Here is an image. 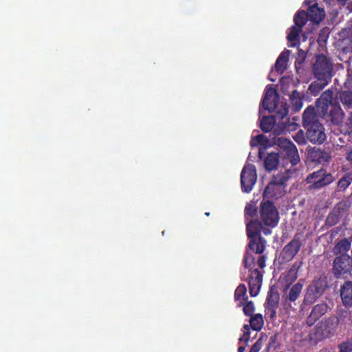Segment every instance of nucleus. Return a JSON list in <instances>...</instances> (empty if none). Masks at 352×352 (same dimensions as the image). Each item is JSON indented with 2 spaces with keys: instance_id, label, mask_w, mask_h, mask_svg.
Listing matches in <instances>:
<instances>
[{
  "instance_id": "nucleus-1",
  "label": "nucleus",
  "mask_w": 352,
  "mask_h": 352,
  "mask_svg": "<svg viewBox=\"0 0 352 352\" xmlns=\"http://www.w3.org/2000/svg\"><path fill=\"white\" fill-rule=\"evenodd\" d=\"M279 212L272 200L263 199L258 207V217L250 221L247 224H259L265 235L271 234L272 229L279 222Z\"/></svg>"
},
{
  "instance_id": "nucleus-2",
  "label": "nucleus",
  "mask_w": 352,
  "mask_h": 352,
  "mask_svg": "<svg viewBox=\"0 0 352 352\" xmlns=\"http://www.w3.org/2000/svg\"><path fill=\"white\" fill-rule=\"evenodd\" d=\"M302 126L307 140L315 144H322L327 139L325 129L316 113L315 109L308 107L302 114Z\"/></svg>"
},
{
  "instance_id": "nucleus-3",
  "label": "nucleus",
  "mask_w": 352,
  "mask_h": 352,
  "mask_svg": "<svg viewBox=\"0 0 352 352\" xmlns=\"http://www.w3.org/2000/svg\"><path fill=\"white\" fill-rule=\"evenodd\" d=\"M295 172L296 168H289L274 174L263 190V199L277 200L285 196L287 182Z\"/></svg>"
},
{
  "instance_id": "nucleus-4",
  "label": "nucleus",
  "mask_w": 352,
  "mask_h": 352,
  "mask_svg": "<svg viewBox=\"0 0 352 352\" xmlns=\"http://www.w3.org/2000/svg\"><path fill=\"white\" fill-rule=\"evenodd\" d=\"M340 319L336 316L325 317L319 321L308 334L309 342L311 344L329 339L337 334Z\"/></svg>"
},
{
  "instance_id": "nucleus-5",
  "label": "nucleus",
  "mask_w": 352,
  "mask_h": 352,
  "mask_svg": "<svg viewBox=\"0 0 352 352\" xmlns=\"http://www.w3.org/2000/svg\"><path fill=\"white\" fill-rule=\"evenodd\" d=\"M329 288L328 278L324 274L315 277L305 289L302 304L305 306L314 304Z\"/></svg>"
},
{
  "instance_id": "nucleus-6",
  "label": "nucleus",
  "mask_w": 352,
  "mask_h": 352,
  "mask_svg": "<svg viewBox=\"0 0 352 352\" xmlns=\"http://www.w3.org/2000/svg\"><path fill=\"white\" fill-rule=\"evenodd\" d=\"M247 236L249 239L248 248L255 254H262L266 248L267 241L261 236V226L246 223Z\"/></svg>"
},
{
  "instance_id": "nucleus-7",
  "label": "nucleus",
  "mask_w": 352,
  "mask_h": 352,
  "mask_svg": "<svg viewBox=\"0 0 352 352\" xmlns=\"http://www.w3.org/2000/svg\"><path fill=\"white\" fill-rule=\"evenodd\" d=\"M333 66L330 58L324 54L316 56V60L312 65V74L317 80L331 82L333 77Z\"/></svg>"
},
{
  "instance_id": "nucleus-8",
  "label": "nucleus",
  "mask_w": 352,
  "mask_h": 352,
  "mask_svg": "<svg viewBox=\"0 0 352 352\" xmlns=\"http://www.w3.org/2000/svg\"><path fill=\"white\" fill-rule=\"evenodd\" d=\"M335 181V177L331 173L321 168L310 173L306 178V182L309 184V190L321 189Z\"/></svg>"
},
{
  "instance_id": "nucleus-9",
  "label": "nucleus",
  "mask_w": 352,
  "mask_h": 352,
  "mask_svg": "<svg viewBox=\"0 0 352 352\" xmlns=\"http://www.w3.org/2000/svg\"><path fill=\"white\" fill-rule=\"evenodd\" d=\"M350 207L351 201L348 199H342L338 202L327 215L325 225L328 227H331L338 224L342 217L348 214Z\"/></svg>"
},
{
  "instance_id": "nucleus-10",
  "label": "nucleus",
  "mask_w": 352,
  "mask_h": 352,
  "mask_svg": "<svg viewBox=\"0 0 352 352\" xmlns=\"http://www.w3.org/2000/svg\"><path fill=\"white\" fill-rule=\"evenodd\" d=\"M278 146L283 149L281 154L283 158L288 161L292 166H296L300 162V157L296 145L287 138H278Z\"/></svg>"
},
{
  "instance_id": "nucleus-11",
  "label": "nucleus",
  "mask_w": 352,
  "mask_h": 352,
  "mask_svg": "<svg viewBox=\"0 0 352 352\" xmlns=\"http://www.w3.org/2000/svg\"><path fill=\"white\" fill-rule=\"evenodd\" d=\"M257 180L256 168L254 164H245L241 173V185L242 191L249 193Z\"/></svg>"
},
{
  "instance_id": "nucleus-12",
  "label": "nucleus",
  "mask_w": 352,
  "mask_h": 352,
  "mask_svg": "<svg viewBox=\"0 0 352 352\" xmlns=\"http://www.w3.org/2000/svg\"><path fill=\"white\" fill-rule=\"evenodd\" d=\"M302 246L301 241L296 234L294 239L284 246L281 250L278 260L280 263H286L291 261L298 254Z\"/></svg>"
},
{
  "instance_id": "nucleus-13",
  "label": "nucleus",
  "mask_w": 352,
  "mask_h": 352,
  "mask_svg": "<svg viewBox=\"0 0 352 352\" xmlns=\"http://www.w3.org/2000/svg\"><path fill=\"white\" fill-rule=\"evenodd\" d=\"M352 270V258L348 254H342L336 257L333 263L332 272L337 278L351 272Z\"/></svg>"
},
{
  "instance_id": "nucleus-14",
  "label": "nucleus",
  "mask_w": 352,
  "mask_h": 352,
  "mask_svg": "<svg viewBox=\"0 0 352 352\" xmlns=\"http://www.w3.org/2000/svg\"><path fill=\"white\" fill-rule=\"evenodd\" d=\"M331 157V152L329 150L314 146L307 151V160L314 164L329 163Z\"/></svg>"
},
{
  "instance_id": "nucleus-15",
  "label": "nucleus",
  "mask_w": 352,
  "mask_h": 352,
  "mask_svg": "<svg viewBox=\"0 0 352 352\" xmlns=\"http://www.w3.org/2000/svg\"><path fill=\"white\" fill-rule=\"evenodd\" d=\"M333 104V92L331 89L323 91L316 101V107L321 116L327 115L329 107Z\"/></svg>"
},
{
  "instance_id": "nucleus-16",
  "label": "nucleus",
  "mask_w": 352,
  "mask_h": 352,
  "mask_svg": "<svg viewBox=\"0 0 352 352\" xmlns=\"http://www.w3.org/2000/svg\"><path fill=\"white\" fill-rule=\"evenodd\" d=\"M330 310V307L325 302H322L314 305L309 316L305 320V324L307 327L313 326L321 317L325 315Z\"/></svg>"
},
{
  "instance_id": "nucleus-17",
  "label": "nucleus",
  "mask_w": 352,
  "mask_h": 352,
  "mask_svg": "<svg viewBox=\"0 0 352 352\" xmlns=\"http://www.w3.org/2000/svg\"><path fill=\"white\" fill-rule=\"evenodd\" d=\"M303 285L298 282L295 283L292 287L287 292L286 289H284V294L282 296L283 304L284 307H291V303H294L296 305L295 302L299 298Z\"/></svg>"
},
{
  "instance_id": "nucleus-18",
  "label": "nucleus",
  "mask_w": 352,
  "mask_h": 352,
  "mask_svg": "<svg viewBox=\"0 0 352 352\" xmlns=\"http://www.w3.org/2000/svg\"><path fill=\"white\" fill-rule=\"evenodd\" d=\"M263 275L258 269L252 271L248 281L249 293L252 297L256 296L260 291Z\"/></svg>"
},
{
  "instance_id": "nucleus-19",
  "label": "nucleus",
  "mask_w": 352,
  "mask_h": 352,
  "mask_svg": "<svg viewBox=\"0 0 352 352\" xmlns=\"http://www.w3.org/2000/svg\"><path fill=\"white\" fill-rule=\"evenodd\" d=\"M278 94L276 90L271 86L265 88V96L262 100V106L264 109L271 110L273 105L278 101Z\"/></svg>"
},
{
  "instance_id": "nucleus-20",
  "label": "nucleus",
  "mask_w": 352,
  "mask_h": 352,
  "mask_svg": "<svg viewBox=\"0 0 352 352\" xmlns=\"http://www.w3.org/2000/svg\"><path fill=\"white\" fill-rule=\"evenodd\" d=\"M329 111H328L327 115L322 116L325 118H329L331 123L334 125H339L342 123L343 120L344 113L340 104L335 101V104L330 107Z\"/></svg>"
},
{
  "instance_id": "nucleus-21",
  "label": "nucleus",
  "mask_w": 352,
  "mask_h": 352,
  "mask_svg": "<svg viewBox=\"0 0 352 352\" xmlns=\"http://www.w3.org/2000/svg\"><path fill=\"white\" fill-rule=\"evenodd\" d=\"M339 46L343 50H352V28H348L342 30L339 33Z\"/></svg>"
},
{
  "instance_id": "nucleus-22",
  "label": "nucleus",
  "mask_w": 352,
  "mask_h": 352,
  "mask_svg": "<svg viewBox=\"0 0 352 352\" xmlns=\"http://www.w3.org/2000/svg\"><path fill=\"white\" fill-rule=\"evenodd\" d=\"M306 12L308 19L316 24H318L322 21L325 15L324 10L319 8L316 3L313 5H309L307 12Z\"/></svg>"
},
{
  "instance_id": "nucleus-23",
  "label": "nucleus",
  "mask_w": 352,
  "mask_h": 352,
  "mask_svg": "<svg viewBox=\"0 0 352 352\" xmlns=\"http://www.w3.org/2000/svg\"><path fill=\"white\" fill-rule=\"evenodd\" d=\"M340 296L343 305L349 307L352 306V282L346 281L341 287Z\"/></svg>"
},
{
  "instance_id": "nucleus-24",
  "label": "nucleus",
  "mask_w": 352,
  "mask_h": 352,
  "mask_svg": "<svg viewBox=\"0 0 352 352\" xmlns=\"http://www.w3.org/2000/svg\"><path fill=\"white\" fill-rule=\"evenodd\" d=\"M290 51L285 50L280 53L275 63V69L279 74H282L287 69V63L289 60Z\"/></svg>"
},
{
  "instance_id": "nucleus-25",
  "label": "nucleus",
  "mask_w": 352,
  "mask_h": 352,
  "mask_svg": "<svg viewBox=\"0 0 352 352\" xmlns=\"http://www.w3.org/2000/svg\"><path fill=\"white\" fill-rule=\"evenodd\" d=\"M302 32V28L292 25L289 28V32L287 36L288 41L290 43L289 47H294L300 44V34Z\"/></svg>"
},
{
  "instance_id": "nucleus-26",
  "label": "nucleus",
  "mask_w": 352,
  "mask_h": 352,
  "mask_svg": "<svg viewBox=\"0 0 352 352\" xmlns=\"http://www.w3.org/2000/svg\"><path fill=\"white\" fill-rule=\"evenodd\" d=\"M279 164V155L276 153H268L264 159V167L271 171L275 170Z\"/></svg>"
},
{
  "instance_id": "nucleus-27",
  "label": "nucleus",
  "mask_w": 352,
  "mask_h": 352,
  "mask_svg": "<svg viewBox=\"0 0 352 352\" xmlns=\"http://www.w3.org/2000/svg\"><path fill=\"white\" fill-rule=\"evenodd\" d=\"M351 246V242L348 239L344 238L338 241L333 248V253L335 255L346 254V253L350 250Z\"/></svg>"
},
{
  "instance_id": "nucleus-28",
  "label": "nucleus",
  "mask_w": 352,
  "mask_h": 352,
  "mask_svg": "<svg viewBox=\"0 0 352 352\" xmlns=\"http://www.w3.org/2000/svg\"><path fill=\"white\" fill-rule=\"evenodd\" d=\"M330 82L323 80H316L312 82L308 87V90L314 96H317L320 91L329 83Z\"/></svg>"
},
{
  "instance_id": "nucleus-29",
  "label": "nucleus",
  "mask_w": 352,
  "mask_h": 352,
  "mask_svg": "<svg viewBox=\"0 0 352 352\" xmlns=\"http://www.w3.org/2000/svg\"><path fill=\"white\" fill-rule=\"evenodd\" d=\"M272 109L274 111L276 116L279 120H283L289 113V107L286 102H278V101L273 105Z\"/></svg>"
},
{
  "instance_id": "nucleus-30",
  "label": "nucleus",
  "mask_w": 352,
  "mask_h": 352,
  "mask_svg": "<svg viewBox=\"0 0 352 352\" xmlns=\"http://www.w3.org/2000/svg\"><path fill=\"white\" fill-rule=\"evenodd\" d=\"M279 299L280 296L278 291L276 289L271 287L267 293L266 301L264 304V306L278 307Z\"/></svg>"
},
{
  "instance_id": "nucleus-31",
  "label": "nucleus",
  "mask_w": 352,
  "mask_h": 352,
  "mask_svg": "<svg viewBox=\"0 0 352 352\" xmlns=\"http://www.w3.org/2000/svg\"><path fill=\"white\" fill-rule=\"evenodd\" d=\"M337 96L339 98L340 101L345 109H352V91H340L338 92Z\"/></svg>"
},
{
  "instance_id": "nucleus-32",
  "label": "nucleus",
  "mask_w": 352,
  "mask_h": 352,
  "mask_svg": "<svg viewBox=\"0 0 352 352\" xmlns=\"http://www.w3.org/2000/svg\"><path fill=\"white\" fill-rule=\"evenodd\" d=\"M289 100L294 112H297L302 107V100L300 93L297 90H294L289 95Z\"/></svg>"
},
{
  "instance_id": "nucleus-33",
  "label": "nucleus",
  "mask_w": 352,
  "mask_h": 352,
  "mask_svg": "<svg viewBox=\"0 0 352 352\" xmlns=\"http://www.w3.org/2000/svg\"><path fill=\"white\" fill-rule=\"evenodd\" d=\"M257 217H258V208L253 204H248L245 207V219L247 223Z\"/></svg>"
},
{
  "instance_id": "nucleus-34",
  "label": "nucleus",
  "mask_w": 352,
  "mask_h": 352,
  "mask_svg": "<svg viewBox=\"0 0 352 352\" xmlns=\"http://www.w3.org/2000/svg\"><path fill=\"white\" fill-rule=\"evenodd\" d=\"M275 122V116H264L260 122V128L265 133L270 132L273 129Z\"/></svg>"
},
{
  "instance_id": "nucleus-35",
  "label": "nucleus",
  "mask_w": 352,
  "mask_h": 352,
  "mask_svg": "<svg viewBox=\"0 0 352 352\" xmlns=\"http://www.w3.org/2000/svg\"><path fill=\"white\" fill-rule=\"evenodd\" d=\"M234 300L237 302H245L248 299L246 286L241 283L236 288L234 294Z\"/></svg>"
},
{
  "instance_id": "nucleus-36",
  "label": "nucleus",
  "mask_w": 352,
  "mask_h": 352,
  "mask_svg": "<svg viewBox=\"0 0 352 352\" xmlns=\"http://www.w3.org/2000/svg\"><path fill=\"white\" fill-rule=\"evenodd\" d=\"M263 324L264 320L262 314H256L250 316V325L253 330L256 331H260L262 329Z\"/></svg>"
},
{
  "instance_id": "nucleus-37",
  "label": "nucleus",
  "mask_w": 352,
  "mask_h": 352,
  "mask_svg": "<svg viewBox=\"0 0 352 352\" xmlns=\"http://www.w3.org/2000/svg\"><path fill=\"white\" fill-rule=\"evenodd\" d=\"M352 182V171L347 172L342 175L338 182L339 191H344Z\"/></svg>"
},
{
  "instance_id": "nucleus-38",
  "label": "nucleus",
  "mask_w": 352,
  "mask_h": 352,
  "mask_svg": "<svg viewBox=\"0 0 352 352\" xmlns=\"http://www.w3.org/2000/svg\"><path fill=\"white\" fill-rule=\"evenodd\" d=\"M307 14L304 10H300L296 13L294 17V22L295 26L299 27L302 29V27L306 24L308 20Z\"/></svg>"
},
{
  "instance_id": "nucleus-39",
  "label": "nucleus",
  "mask_w": 352,
  "mask_h": 352,
  "mask_svg": "<svg viewBox=\"0 0 352 352\" xmlns=\"http://www.w3.org/2000/svg\"><path fill=\"white\" fill-rule=\"evenodd\" d=\"M243 263L244 265V267L246 269H248L252 272V270H254L255 266V257L252 255L248 250H245L243 259Z\"/></svg>"
},
{
  "instance_id": "nucleus-40",
  "label": "nucleus",
  "mask_w": 352,
  "mask_h": 352,
  "mask_svg": "<svg viewBox=\"0 0 352 352\" xmlns=\"http://www.w3.org/2000/svg\"><path fill=\"white\" fill-rule=\"evenodd\" d=\"M238 307H243V314L246 316H250L252 315H254V312L255 311V307L253 301H245L242 302L240 301V302L237 303Z\"/></svg>"
},
{
  "instance_id": "nucleus-41",
  "label": "nucleus",
  "mask_w": 352,
  "mask_h": 352,
  "mask_svg": "<svg viewBox=\"0 0 352 352\" xmlns=\"http://www.w3.org/2000/svg\"><path fill=\"white\" fill-rule=\"evenodd\" d=\"M302 265V261H296L293 263L292 266L289 270L288 275L292 276V280H295L297 278L298 271L301 267Z\"/></svg>"
},
{
  "instance_id": "nucleus-42",
  "label": "nucleus",
  "mask_w": 352,
  "mask_h": 352,
  "mask_svg": "<svg viewBox=\"0 0 352 352\" xmlns=\"http://www.w3.org/2000/svg\"><path fill=\"white\" fill-rule=\"evenodd\" d=\"M338 348L340 352H352V338L342 342Z\"/></svg>"
},
{
  "instance_id": "nucleus-43",
  "label": "nucleus",
  "mask_w": 352,
  "mask_h": 352,
  "mask_svg": "<svg viewBox=\"0 0 352 352\" xmlns=\"http://www.w3.org/2000/svg\"><path fill=\"white\" fill-rule=\"evenodd\" d=\"M267 138L264 135H258L252 138L250 144L251 146L265 145Z\"/></svg>"
},
{
  "instance_id": "nucleus-44",
  "label": "nucleus",
  "mask_w": 352,
  "mask_h": 352,
  "mask_svg": "<svg viewBox=\"0 0 352 352\" xmlns=\"http://www.w3.org/2000/svg\"><path fill=\"white\" fill-rule=\"evenodd\" d=\"M265 315L267 316L271 320H274L276 318V309L278 307H269L264 306Z\"/></svg>"
},
{
  "instance_id": "nucleus-45",
  "label": "nucleus",
  "mask_w": 352,
  "mask_h": 352,
  "mask_svg": "<svg viewBox=\"0 0 352 352\" xmlns=\"http://www.w3.org/2000/svg\"><path fill=\"white\" fill-rule=\"evenodd\" d=\"M294 140L300 145H304L307 143V138L306 135H305L302 131H298L295 136L294 137Z\"/></svg>"
},
{
  "instance_id": "nucleus-46",
  "label": "nucleus",
  "mask_w": 352,
  "mask_h": 352,
  "mask_svg": "<svg viewBox=\"0 0 352 352\" xmlns=\"http://www.w3.org/2000/svg\"><path fill=\"white\" fill-rule=\"evenodd\" d=\"M263 342V338L260 337L256 342L252 346L250 351L249 352H258L262 346Z\"/></svg>"
},
{
  "instance_id": "nucleus-47",
  "label": "nucleus",
  "mask_w": 352,
  "mask_h": 352,
  "mask_svg": "<svg viewBox=\"0 0 352 352\" xmlns=\"http://www.w3.org/2000/svg\"><path fill=\"white\" fill-rule=\"evenodd\" d=\"M344 151L346 160L349 162H352V145L346 146Z\"/></svg>"
},
{
  "instance_id": "nucleus-48",
  "label": "nucleus",
  "mask_w": 352,
  "mask_h": 352,
  "mask_svg": "<svg viewBox=\"0 0 352 352\" xmlns=\"http://www.w3.org/2000/svg\"><path fill=\"white\" fill-rule=\"evenodd\" d=\"M261 256H258L257 259V265L260 268H263L265 267V262H266V256L260 254Z\"/></svg>"
},
{
  "instance_id": "nucleus-49",
  "label": "nucleus",
  "mask_w": 352,
  "mask_h": 352,
  "mask_svg": "<svg viewBox=\"0 0 352 352\" xmlns=\"http://www.w3.org/2000/svg\"><path fill=\"white\" fill-rule=\"evenodd\" d=\"M250 340V331H244L243 336L239 338V341H244L246 344Z\"/></svg>"
},
{
  "instance_id": "nucleus-50",
  "label": "nucleus",
  "mask_w": 352,
  "mask_h": 352,
  "mask_svg": "<svg viewBox=\"0 0 352 352\" xmlns=\"http://www.w3.org/2000/svg\"><path fill=\"white\" fill-rule=\"evenodd\" d=\"M245 350V346H239V348L237 349L238 352H244Z\"/></svg>"
},
{
  "instance_id": "nucleus-51",
  "label": "nucleus",
  "mask_w": 352,
  "mask_h": 352,
  "mask_svg": "<svg viewBox=\"0 0 352 352\" xmlns=\"http://www.w3.org/2000/svg\"><path fill=\"white\" fill-rule=\"evenodd\" d=\"M250 327L248 324H244L243 328L245 329V331H250Z\"/></svg>"
},
{
  "instance_id": "nucleus-52",
  "label": "nucleus",
  "mask_w": 352,
  "mask_h": 352,
  "mask_svg": "<svg viewBox=\"0 0 352 352\" xmlns=\"http://www.w3.org/2000/svg\"><path fill=\"white\" fill-rule=\"evenodd\" d=\"M349 120V124H350V125H351V127H352V111H351V113H350Z\"/></svg>"
},
{
  "instance_id": "nucleus-53",
  "label": "nucleus",
  "mask_w": 352,
  "mask_h": 352,
  "mask_svg": "<svg viewBox=\"0 0 352 352\" xmlns=\"http://www.w3.org/2000/svg\"><path fill=\"white\" fill-rule=\"evenodd\" d=\"M258 157L259 158H261L262 157V152L261 150H259V152H258Z\"/></svg>"
},
{
  "instance_id": "nucleus-54",
  "label": "nucleus",
  "mask_w": 352,
  "mask_h": 352,
  "mask_svg": "<svg viewBox=\"0 0 352 352\" xmlns=\"http://www.w3.org/2000/svg\"><path fill=\"white\" fill-rule=\"evenodd\" d=\"M307 4L309 5L311 3V1L310 0H305V1Z\"/></svg>"
},
{
  "instance_id": "nucleus-55",
  "label": "nucleus",
  "mask_w": 352,
  "mask_h": 352,
  "mask_svg": "<svg viewBox=\"0 0 352 352\" xmlns=\"http://www.w3.org/2000/svg\"><path fill=\"white\" fill-rule=\"evenodd\" d=\"M269 79H270V81H272V82H274V81H275V80H274V79H272V78H270Z\"/></svg>"
},
{
  "instance_id": "nucleus-56",
  "label": "nucleus",
  "mask_w": 352,
  "mask_h": 352,
  "mask_svg": "<svg viewBox=\"0 0 352 352\" xmlns=\"http://www.w3.org/2000/svg\"><path fill=\"white\" fill-rule=\"evenodd\" d=\"M295 67H296V69H298V67H297L296 62L295 63Z\"/></svg>"
},
{
  "instance_id": "nucleus-57",
  "label": "nucleus",
  "mask_w": 352,
  "mask_h": 352,
  "mask_svg": "<svg viewBox=\"0 0 352 352\" xmlns=\"http://www.w3.org/2000/svg\"><path fill=\"white\" fill-rule=\"evenodd\" d=\"M209 214H210V213H209V212H206V215H207V216H208Z\"/></svg>"
}]
</instances>
